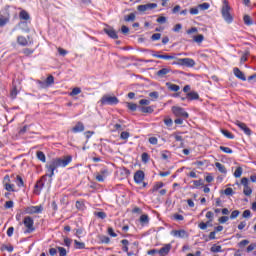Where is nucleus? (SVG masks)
<instances>
[{"label":"nucleus","instance_id":"obj_25","mask_svg":"<svg viewBox=\"0 0 256 256\" xmlns=\"http://www.w3.org/2000/svg\"><path fill=\"white\" fill-rule=\"evenodd\" d=\"M19 18L23 21H29V19H31V16L29 15L28 11L22 10L19 14Z\"/></svg>","mask_w":256,"mask_h":256},{"label":"nucleus","instance_id":"obj_61","mask_svg":"<svg viewBox=\"0 0 256 256\" xmlns=\"http://www.w3.org/2000/svg\"><path fill=\"white\" fill-rule=\"evenodd\" d=\"M151 39L153 41H159V39H161V33H155L151 36Z\"/></svg>","mask_w":256,"mask_h":256},{"label":"nucleus","instance_id":"obj_38","mask_svg":"<svg viewBox=\"0 0 256 256\" xmlns=\"http://www.w3.org/2000/svg\"><path fill=\"white\" fill-rule=\"evenodd\" d=\"M81 93V88L79 87H75L72 89V91L70 92V96L71 97H75V95H79Z\"/></svg>","mask_w":256,"mask_h":256},{"label":"nucleus","instance_id":"obj_14","mask_svg":"<svg viewBox=\"0 0 256 256\" xmlns=\"http://www.w3.org/2000/svg\"><path fill=\"white\" fill-rule=\"evenodd\" d=\"M169 73H171V68L165 67V68H162L159 71H157L156 75H157V77H160V79H165V77H167V75H169Z\"/></svg>","mask_w":256,"mask_h":256},{"label":"nucleus","instance_id":"obj_5","mask_svg":"<svg viewBox=\"0 0 256 256\" xmlns=\"http://www.w3.org/2000/svg\"><path fill=\"white\" fill-rule=\"evenodd\" d=\"M101 105H117L119 98L117 96L104 95L100 100Z\"/></svg>","mask_w":256,"mask_h":256},{"label":"nucleus","instance_id":"obj_36","mask_svg":"<svg viewBox=\"0 0 256 256\" xmlns=\"http://www.w3.org/2000/svg\"><path fill=\"white\" fill-rule=\"evenodd\" d=\"M75 249H85V243L74 240Z\"/></svg>","mask_w":256,"mask_h":256},{"label":"nucleus","instance_id":"obj_58","mask_svg":"<svg viewBox=\"0 0 256 256\" xmlns=\"http://www.w3.org/2000/svg\"><path fill=\"white\" fill-rule=\"evenodd\" d=\"M173 219H175L176 221H183L185 219V217L181 214H174L173 215Z\"/></svg>","mask_w":256,"mask_h":256},{"label":"nucleus","instance_id":"obj_27","mask_svg":"<svg viewBox=\"0 0 256 256\" xmlns=\"http://www.w3.org/2000/svg\"><path fill=\"white\" fill-rule=\"evenodd\" d=\"M211 253H223V249L221 248L220 245H216L214 244L211 248H210Z\"/></svg>","mask_w":256,"mask_h":256},{"label":"nucleus","instance_id":"obj_4","mask_svg":"<svg viewBox=\"0 0 256 256\" xmlns=\"http://www.w3.org/2000/svg\"><path fill=\"white\" fill-rule=\"evenodd\" d=\"M231 7L227 2H224V5L221 10L222 17L226 23H233V16H231Z\"/></svg>","mask_w":256,"mask_h":256},{"label":"nucleus","instance_id":"obj_42","mask_svg":"<svg viewBox=\"0 0 256 256\" xmlns=\"http://www.w3.org/2000/svg\"><path fill=\"white\" fill-rule=\"evenodd\" d=\"M13 245H9V246H7V245H3L2 247H1V251H8V253H13Z\"/></svg>","mask_w":256,"mask_h":256},{"label":"nucleus","instance_id":"obj_56","mask_svg":"<svg viewBox=\"0 0 256 256\" xmlns=\"http://www.w3.org/2000/svg\"><path fill=\"white\" fill-rule=\"evenodd\" d=\"M246 245H249V240H242L238 243V247H240V249H243Z\"/></svg>","mask_w":256,"mask_h":256},{"label":"nucleus","instance_id":"obj_44","mask_svg":"<svg viewBox=\"0 0 256 256\" xmlns=\"http://www.w3.org/2000/svg\"><path fill=\"white\" fill-rule=\"evenodd\" d=\"M164 124L166 125V127H173V119L166 117L164 119Z\"/></svg>","mask_w":256,"mask_h":256},{"label":"nucleus","instance_id":"obj_6","mask_svg":"<svg viewBox=\"0 0 256 256\" xmlns=\"http://www.w3.org/2000/svg\"><path fill=\"white\" fill-rule=\"evenodd\" d=\"M172 113L173 115H175V117H179L182 119H189V113H187V111H185L184 108H181L179 106H173Z\"/></svg>","mask_w":256,"mask_h":256},{"label":"nucleus","instance_id":"obj_40","mask_svg":"<svg viewBox=\"0 0 256 256\" xmlns=\"http://www.w3.org/2000/svg\"><path fill=\"white\" fill-rule=\"evenodd\" d=\"M199 9H201V11H207V9H209V7H211V5L207 2H204L202 4L198 5Z\"/></svg>","mask_w":256,"mask_h":256},{"label":"nucleus","instance_id":"obj_13","mask_svg":"<svg viewBox=\"0 0 256 256\" xmlns=\"http://www.w3.org/2000/svg\"><path fill=\"white\" fill-rule=\"evenodd\" d=\"M104 33H106V35H108V37L111 39H119L117 32L112 27L104 28Z\"/></svg>","mask_w":256,"mask_h":256},{"label":"nucleus","instance_id":"obj_51","mask_svg":"<svg viewBox=\"0 0 256 256\" xmlns=\"http://www.w3.org/2000/svg\"><path fill=\"white\" fill-rule=\"evenodd\" d=\"M129 137H130V134L127 131H123L120 134V139H123L124 141H127V139H129Z\"/></svg>","mask_w":256,"mask_h":256},{"label":"nucleus","instance_id":"obj_28","mask_svg":"<svg viewBox=\"0 0 256 256\" xmlns=\"http://www.w3.org/2000/svg\"><path fill=\"white\" fill-rule=\"evenodd\" d=\"M222 135L226 137L227 139H235V135L233 133L229 132L228 130L222 129L221 130Z\"/></svg>","mask_w":256,"mask_h":256},{"label":"nucleus","instance_id":"obj_35","mask_svg":"<svg viewBox=\"0 0 256 256\" xmlns=\"http://www.w3.org/2000/svg\"><path fill=\"white\" fill-rule=\"evenodd\" d=\"M241 175H243V168H241V167L236 168V170L234 172V177H236V179H239V177H241Z\"/></svg>","mask_w":256,"mask_h":256},{"label":"nucleus","instance_id":"obj_48","mask_svg":"<svg viewBox=\"0 0 256 256\" xmlns=\"http://www.w3.org/2000/svg\"><path fill=\"white\" fill-rule=\"evenodd\" d=\"M100 241L108 245V243H111V238H109V236H100Z\"/></svg>","mask_w":256,"mask_h":256},{"label":"nucleus","instance_id":"obj_45","mask_svg":"<svg viewBox=\"0 0 256 256\" xmlns=\"http://www.w3.org/2000/svg\"><path fill=\"white\" fill-rule=\"evenodd\" d=\"M16 183L19 187H25V183L23 182V178L19 175L16 177Z\"/></svg>","mask_w":256,"mask_h":256},{"label":"nucleus","instance_id":"obj_30","mask_svg":"<svg viewBox=\"0 0 256 256\" xmlns=\"http://www.w3.org/2000/svg\"><path fill=\"white\" fill-rule=\"evenodd\" d=\"M76 209H78L79 211H84L85 210V202L78 200L76 201Z\"/></svg>","mask_w":256,"mask_h":256},{"label":"nucleus","instance_id":"obj_52","mask_svg":"<svg viewBox=\"0 0 256 256\" xmlns=\"http://www.w3.org/2000/svg\"><path fill=\"white\" fill-rule=\"evenodd\" d=\"M18 91H17V87H14L12 90H11V92H10V97L12 98V99H17V95H18Z\"/></svg>","mask_w":256,"mask_h":256},{"label":"nucleus","instance_id":"obj_8","mask_svg":"<svg viewBox=\"0 0 256 256\" xmlns=\"http://www.w3.org/2000/svg\"><path fill=\"white\" fill-rule=\"evenodd\" d=\"M176 65H181L182 67H195V60L192 58H179Z\"/></svg>","mask_w":256,"mask_h":256},{"label":"nucleus","instance_id":"obj_31","mask_svg":"<svg viewBox=\"0 0 256 256\" xmlns=\"http://www.w3.org/2000/svg\"><path fill=\"white\" fill-rule=\"evenodd\" d=\"M140 223L143 225L149 224V216L147 214H143L140 216Z\"/></svg>","mask_w":256,"mask_h":256},{"label":"nucleus","instance_id":"obj_9","mask_svg":"<svg viewBox=\"0 0 256 256\" xmlns=\"http://www.w3.org/2000/svg\"><path fill=\"white\" fill-rule=\"evenodd\" d=\"M47 177H49V172L46 174V175H44V176H42L37 182H36V184H35V191H34V193L36 194V195H39V191H41V189H43V187H45V182H43V181H45V179H47ZM37 189H39V190H37Z\"/></svg>","mask_w":256,"mask_h":256},{"label":"nucleus","instance_id":"obj_41","mask_svg":"<svg viewBox=\"0 0 256 256\" xmlns=\"http://www.w3.org/2000/svg\"><path fill=\"white\" fill-rule=\"evenodd\" d=\"M205 36L203 34H199L198 36H194L195 43H203Z\"/></svg>","mask_w":256,"mask_h":256},{"label":"nucleus","instance_id":"obj_39","mask_svg":"<svg viewBox=\"0 0 256 256\" xmlns=\"http://www.w3.org/2000/svg\"><path fill=\"white\" fill-rule=\"evenodd\" d=\"M219 149H220V151H223V153H227L229 155H231V153H233V149H231L229 147L220 146Z\"/></svg>","mask_w":256,"mask_h":256},{"label":"nucleus","instance_id":"obj_53","mask_svg":"<svg viewBox=\"0 0 256 256\" xmlns=\"http://www.w3.org/2000/svg\"><path fill=\"white\" fill-rule=\"evenodd\" d=\"M215 216V214L211 211H208L206 213V219H209L208 223H212L213 222V217Z\"/></svg>","mask_w":256,"mask_h":256},{"label":"nucleus","instance_id":"obj_33","mask_svg":"<svg viewBox=\"0 0 256 256\" xmlns=\"http://www.w3.org/2000/svg\"><path fill=\"white\" fill-rule=\"evenodd\" d=\"M45 81L46 85H48V87H51V85L55 83V77H53V75H49Z\"/></svg>","mask_w":256,"mask_h":256},{"label":"nucleus","instance_id":"obj_1","mask_svg":"<svg viewBox=\"0 0 256 256\" xmlns=\"http://www.w3.org/2000/svg\"><path fill=\"white\" fill-rule=\"evenodd\" d=\"M71 161H73V156L71 155L52 159L51 162L46 164L47 173H49L48 177H53L55 175V170L58 169V167H67Z\"/></svg>","mask_w":256,"mask_h":256},{"label":"nucleus","instance_id":"obj_47","mask_svg":"<svg viewBox=\"0 0 256 256\" xmlns=\"http://www.w3.org/2000/svg\"><path fill=\"white\" fill-rule=\"evenodd\" d=\"M243 193H244V195H246V197H249V195H251V193H253V190L251 189V187L245 186Z\"/></svg>","mask_w":256,"mask_h":256},{"label":"nucleus","instance_id":"obj_26","mask_svg":"<svg viewBox=\"0 0 256 256\" xmlns=\"http://www.w3.org/2000/svg\"><path fill=\"white\" fill-rule=\"evenodd\" d=\"M215 167L218 169V171L220 173H223L224 175H226L227 173V168H225V165L221 164L220 162H216L215 163Z\"/></svg>","mask_w":256,"mask_h":256},{"label":"nucleus","instance_id":"obj_24","mask_svg":"<svg viewBox=\"0 0 256 256\" xmlns=\"http://www.w3.org/2000/svg\"><path fill=\"white\" fill-rule=\"evenodd\" d=\"M36 157L42 163H46L47 162V157L45 156V153L43 151H37L36 152Z\"/></svg>","mask_w":256,"mask_h":256},{"label":"nucleus","instance_id":"obj_34","mask_svg":"<svg viewBox=\"0 0 256 256\" xmlns=\"http://www.w3.org/2000/svg\"><path fill=\"white\" fill-rule=\"evenodd\" d=\"M36 83H37V85H39V88H40V89H47V87H49V86L47 85V82H46L45 80H44V81H42V80H37Z\"/></svg>","mask_w":256,"mask_h":256},{"label":"nucleus","instance_id":"obj_43","mask_svg":"<svg viewBox=\"0 0 256 256\" xmlns=\"http://www.w3.org/2000/svg\"><path fill=\"white\" fill-rule=\"evenodd\" d=\"M94 215L98 217V219H107V213L105 212H95Z\"/></svg>","mask_w":256,"mask_h":256},{"label":"nucleus","instance_id":"obj_57","mask_svg":"<svg viewBox=\"0 0 256 256\" xmlns=\"http://www.w3.org/2000/svg\"><path fill=\"white\" fill-rule=\"evenodd\" d=\"M142 161L143 163H147L149 161V154L147 152L142 153Z\"/></svg>","mask_w":256,"mask_h":256},{"label":"nucleus","instance_id":"obj_19","mask_svg":"<svg viewBox=\"0 0 256 256\" xmlns=\"http://www.w3.org/2000/svg\"><path fill=\"white\" fill-rule=\"evenodd\" d=\"M186 99H188V101H197L199 99V93L195 91L188 92L186 94Z\"/></svg>","mask_w":256,"mask_h":256},{"label":"nucleus","instance_id":"obj_29","mask_svg":"<svg viewBox=\"0 0 256 256\" xmlns=\"http://www.w3.org/2000/svg\"><path fill=\"white\" fill-rule=\"evenodd\" d=\"M135 17V13H130L129 15L124 16V21H126V23H131L135 21Z\"/></svg>","mask_w":256,"mask_h":256},{"label":"nucleus","instance_id":"obj_18","mask_svg":"<svg viewBox=\"0 0 256 256\" xmlns=\"http://www.w3.org/2000/svg\"><path fill=\"white\" fill-rule=\"evenodd\" d=\"M152 57H156L157 59H165L166 61H171L175 59V56L169 54H152Z\"/></svg>","mask_w":256,"mask_h":256},{"label":"nucleus","instance_id":"obj_49","mask_svg":"<svg viewBox=\"0 0 256 256\" xmlns=\"http://www.w3.org/2000/svg\"><path fill=\"white\" fill-rule=\"evenodd\" d=\"M58 252H59V256H67V249H65L64 247H57Z\"/></svg>","mask_w":256,"mask_h":256},{"label":"nucleus","instance_id":"obj_55","mask_svg":"<svg viewBox=\"0 0 256 256\" xmlns=\"http://www.w3.org/2000/svg\"><path fill=\"white\" fill-rule=\"evenodd\" d=\"M149 97H151V99L157 100V99H159V92H157V91L150 92Z\"/></svg>","mask_w":256,"mask_h":256},{"label":"nucleus","instance_id":"obj_20","mask_svg":"<svg viewBox=\"0 0 256 256\" xmlns=\"http://www.w3.org/2000/svg\"><path fill=\"white\" fill-rule=\"evenodd\" d=\"M72 131L74 133H82V131H85V125H83L82 122H77V124L72 128Z\"/></svg>","mask_w":256,"mask_h":256},{"label":"nucleus","instance_id":"obj_50","mask_svg":"<svg viewBox=\"0 0 256 256\" xmlns=\"http://www.w3.org/2000/svg\"><path fill=\"white\" fill-rule=\"evenodd\" d=\"M126 105L130 111H137V104L128 102Z\"/></svg>","mask_w":256,"mask_h":256},{"label":"nucleus","instance_id":"obj_23","mask_svg":"<svg viewBox=\"0 0 256 256\" xmlns=\"http://www.w3.org/2000/svg\"><path fill=\"white\" fill-rule=\"evenodd\" d=\"M166 86L168 87V89L170 91H174L175 93H177V91H179L181 89V87L177 84H173L171 82H167Z\"/></svg>","mask_w":256,"mask_h":256},{"label":"nucleus","instance_id":"obj_10","mask_svg":"<svg viewBox=\"0 0 256 256\" xmlns=\"http://www.w3.org/2000/svg\"><path fill=\"white\" fill-rule=\"evenodd\" d=\"M152 9H157L156 3H148V4H144V5H139L137 7V10L140 13H145V11H151Z\"/></svg>","mask_w":256,"mask_h":256},{"label":"nucleus","instance_id":"obj_60","mask_svg":"<svg viewBox=\"0 0 256 256\" xmlns=\"http://www.w3.org/2000/svg\"><path fill=\"white\" fill-rule=\"evenodd\" d=\"M242 217L244 219H249V217H251V210H245L242 214Z\"/></svg>","mask_w":256,"mask_h":256},{"label":"nucleus","instance_id":"obj_3","mask_svg":"<svg viewBox=\"0 0 256 256\" xmlns=\"http://www.w3.org/2000/svg\"><path fill=\"white\" fill-rule=\"evenodd\" d=\"M22 223L24 227H26L24 230L25 234L33 233L35 231V220H33L31 216H25Z\"/></svg>","mask_w":256,"mask_h":256},{"label":"nucleus","instance_id":"obj_15","mask_svg":"<svg viewBox=\"0 0 256 256\" xmlns=\"http://www.w3.org/2000/svg\"><path fill=\"white\" fill-rule=\"evenodd\" d=\"M171 235L174 237H178L179 239H185V237H188L187 231L181 229V230H173L171 232Z\"/></svg>","mask_w":256,"mask_h":256},{"label":"nucleus","instance_id":"obj_22","mask_svg":"<svg viewBox=\"0 0 256 256\" xmlns=\"http://www.w3.org/2000/svg\"><path fill=\"white\" fill-rule=\"evenodd\" d=\"M17 43L22 47H27V45H29V41L27 40V38H25V36H18Z\"/></svg>","mask_w":256,"mask_h":256},{"label":"nucleus","instance_id":"obj_7","mask_svg":"<svg viewBox=\"0 0 256 256\" xmlns=\"http://www.w3.org/2000/svg\"><path fill=\"white\" fill-rule=\"evenodd\" d=\"M43 212L42 206H28L24 209L25 215H35Z\"/></svg>","mask_w":256,"mask_h":256},{"label":"nucleus","instance_id":"obj_59","mask_svg":"<svg viewBox=\"0 0 256 256\" xmlns=\"http://www.w3.org/2000/svg\"><path fill=\"white\" fill-rule=\"evenodd\" d=\"M108 235H110V237H117V233H115V230H113V227L108 228Z\"/></svg>","mask_w":256,"mask_h":256},{"label":"nucleus","instance_id":"obj_21","mask_svg":"<svg viewBox=\"0 0 256 256\" xmlns=\"http://www.w3.org/2000/svg\"><path fill=\"white\" fill-rule=\"evenodd\" d=\"M138 109L140 113H148V114H151L155 111L153 109V106H139Z\"/></svg>","mask_w":256,"mask_h":256},{"label":"nucleus","instance_id":"obj_17","mask_svg":"<svg viewBox=\"0 0 256 256\" xmlns=\"http://www.w3.org/2000/svg\"><path fill=\"white\" fill-rule=\"evenodd\" d=\"M171 251V244H165L160 250H158V254L161 256L169 255V252Z\"/></svg>","mask_w":256,"mask_h":256},{"label":"nucleus","instance_id":"obj_62","mask_svg":"<svg viewBox=\"0 0 256 256\" xmlns=\"http://www.w3.org/2000/svg\"><path fill=\"white\" fill-rule=\"evenodd\" d=\"M235 192H233V188H226L225 190H224V195H227V196H229V195H233Z\"/></svg>","mask_w":256,"mask_h":256},{"label":"nucleus","instance_id":"obj_2","mask_svg":"<svg viewBox=\"0 0 256 256\" xmlns=\"http://www.w3.org/2000/svg\"><path fill=\"white\" fill-rule=\"evenodd\" d=\"M121 243L123 245L122 251H124V253H127L128 256H133V255H135V253H137V247H138L139 243H137V242L132 243L131 248L133 250H131V251H129V240L123 239V240H121Z\"/></svg>","mask_w":256,"mask_h":256},{"label":"nucleus","instance_id":"obj_54","mask_svg":"<svg viewBox=\"0 0 256 256\" xmlns=\"http://www.w3.org/2000/svg\"><path fill=\"white\" fill-rule=\"evenodd\" d=\"M240 213L241 212L239 210L232 211V213L230 215V219H237V217H239Z\"/></svg>","mask_w":256,"mask_h":256},{"label":"nucleus","instance_id":"obj_64","mask_svg":"<svg viewBox=\"0 0 256 256\" xmlns=\"http://www.w3.org/2000/svg\"><path fill=\"white\" fill-rule=\"evenodd\" d=\"M219 223H227V221H229V217L228 216H222L218 219Z\"/></svg>","mask_w":256,"mask_h":256},{"label":"nucleus","instance_id":"obj_32","mask_svg":"<svg viewBox=\"0 0 256 256\" xmlns=\"http://www.w3.org/2000/svg\"><path fill=\"white\" fill-rule=\"evenodd\" d=\"M4 188L6 189V191L15 193V184L5 183Z\"/></svg>","mask_w":256,"mask_h":256},{"label":"nucleus","instance_id":"obj_63","mask_svg":"<svg viewBox=\"0 0 256 256\" xmlns=\"http://www.w3.org/2000/svg\"><path fill=\"white\" fill-rule=\"evenodd\" d=\"M193 183H194L195 187H201V186L204 185L203 180H201V179L200 180H194Z\"/></svg>","mask_w":256,"mask_h":256},{"label":"nucleus","instance_id":"obj_46","mask_svg":"<svg viewBox=\"0 0 256 256\" xmlns=\"http://www.w3.org/2000/svg\"><path fill=\"white\" fill-rule=\"evenodd\" d=\"M243 21L245 25H253V21H251V16L249 15H245L243 18Z\"/></svg>","mask_w":256,"mask_h":256},{"label":"nucleus","instance_id":"obj_12","mask_svg":"<svg viewBox=\"0 0 256 256\" xmlns=\"http://www.w3.org/2000/svg\"><path fill=\"white\" fill-rule=\"evenodd\" d=\"M144 180H145V172H143L142 170L136 171L134 174L135 183H137L139 185Z\"/></svg>","mask_w":256,"mask_h":256},{"label":"nucleus","instance_id":"obj_37","mask_svg":"<svg viewBox=\"0 0 256 256\" xmlns=\"http://www.w3.org/2000/svg\"><path fill=\"white\" fill-rule=\"evenodd\" d=\"M164 185L163 182H157L152 189V193H155L158 189H162Z\"/></svg>","mask_w":256,"mask_h":256},{"label":"nucleus","instance_id":"obj_16","mask_svg":"<svg viewBox=\"0 0 256 256\" xmlns=\"http://www.w3.org/2000/svg\"><path fill=\"white\" fill-rule=\"evenodd\" d=\"M233 73L237 79H240V81H247V77H245V73L241 71L239 68L235 67L233 68Z\"/></svg>","mask_w":256,"mask_h":256},{"label":"nucleus","instance_id":"obj_11","mask_svg":"<svg viewBox=\"0 0 256 256\" xmlns=\"http://www.w3.org/2000/svg\"><path fill=\"white\" fill-rule=\"evenodd\" d=\"M235 125H237V127H239V129H241V131H243V132L245 133V135H247L248 137H250V135H251L252 132H251L250 128L247 127V124H245V123H243V122L237 120V121L235 122Z\"/></svg>","mask_w":256,"mask_h":256}]
</instances>
